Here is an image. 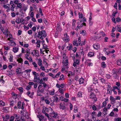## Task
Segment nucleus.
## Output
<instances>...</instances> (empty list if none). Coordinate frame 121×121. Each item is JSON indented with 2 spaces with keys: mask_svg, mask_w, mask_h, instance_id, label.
I'll return each mask as SVG.
<instances>
[{
  "mask_svg": "<svg viewBox=\"0 0 121 121\" xmlns=\"http://www.w3.org/2000/svg\"><path fill=\"white\" fill-rule=\"evenodd\" d=\"M64 76L62 74L60 75V78H59V80H60L62 79H63V80H64V78H64Z\"/></svg>",
  "mask_w": 121,
  "mask_h": 121,
  "instance_id": "3c124183",
  "label": "nucleus"
},
{
  "mask_svg": "<svg viewBox=\"0 0 121 121\" xmlns=\"http://www.w3.org/2000/svg\"><path fill=\"white\" fill-rule=\"evenodd\" d=\"M74 81V80L72 78H71L69 80V86L71 85L72 83V82Z\"/></svg>",
  "mask_w": 121,
  "mask_h": 121,
  "instance_id": "393cba45",
  "label": "nucleus"
},
{
  "mask_svg": "<svg viewBox=\"0 0 121 121\" xmlns=\"http://www.w3.org/2000/svg\"><path fill=\"white\" fill-rule=\"evenodd\" d=\"M17 60L20 63H22L23 62V60L21 58H19L17 59Z\"/></svg>",
  "mask_w": 121,
  "mask_h": 121,
  "instance_id": "cd10ccee",
  "label": "nucleus"
},
{
  "mask_svg": "<svg viewBox=\"0 0 121 121\" xmlns=\"http://www.w3.org/2000/svg\"><path fill=\"white\" fill-rule=\"evenodd\" d=\"M40 79L39 78V77H38L35 80H34L33 81L35 82H37L38 81L40 80Z\"/></svg>",
  "mask_w": 121,
  "mask_h": 121,
  "instance_id": "680f3d73",
  "label": "nucleus"
},
{
  "mask_svg": "<svg viewBox=\"0 0 121 121\" xmlns=\"http://www.w3.org/2000/svg\"><path fill=\"white\" fill-rule=\"evenodd\" d=\"M64 37L63 38V39L65 41H69V37L67 36V33H65L64 34Z\"/></svg>",
  "mask_w": 121,
  "mask_h": 121,
  "instance_id": "39448f33",
  "label": "nucleus"
},
{
  "mask_svg": "<svg viewBox=\"0 0 121 121\" xmlns=\"http://www.w3.org/2000/svg\"><path fill=\"white\" fill-rule=\"evenodd\" d=\"M77 41H74L73 42V45H76V46H78V45L77 43Z\"/></svg>",
  "mask_w": 121,
  "mask_h": 121,
  "instance_id": "37998d69",
  "label": "nucleus"
},
{
  "mask_svg": "<svg viewBox=\"0 0 121 121\" xmlns=\"http://www.w3.org/2000/svg\"><path fill=\"white\" fill-rule=\"evenodd\" d=\"M88 56L90 57L94 56V53L93 52H90L88 53Z\"/></svg>",
  "mask_w": 121,
  "mask_h": 121,
  "instance_id": "dca6fc26",
  "label": "nucleus"
},
{
  "mask_svg": "<svg viewBox=\"0 0 121 121\" xmlns=\"http://www.w3.org/2000/svg\"><path fill=\"white\" fill-rule=\"evenodd\" d=\"M101 37V35L99 34H97L95 35L94 37V39L95 40H99V39Z\"/></svg>",
  "mask_w": 121,
  "mask_h": 121,
  "instance_id": "423d86ee",
  "label": "nucleus"
},
{
  "mask_svg": "<svg viewBox=\"0 0 121 121\" xmlns=\"http://www.w3.org/2000/svg\"><path fill=\"white\" fill-rule=\"evenodd\" d=\"M61 98H62V101L64 100L65 102H67L68 101V99L65 98V99H63V97H62L61 96V97H60V99Z\"/></svg>",
  "mask_w": 121,
  "mask_h": 121,
  "instance_id": "c756f323",
  "label": "nucleus"
},
{
  "mask_svg": "<svg viewBox=\"0 0 121 121\" xmlns=\"http://www.w3.org/2000/svg\"><path fill=\"white\" fill-rule=\"evenodd\" d=\"M116 84L117 87H120L119 86H120V84L119 82H116Z\"/></svg>",
  "mask_w": 121,
  "mask_h": 121,
  "instance_id": "6e6d98bb",
  "label": "nucleus"
},
{
  "mask_svg": "<svg viewBox=\"0 0 121 121\" xmlns=\"http://www.w3.org/2000/svg\"><path fill=\"white\" fill-rule=\"evenodd\" d=\"M13 56L12 55H10V58L9 59V60L10 62H12L13 60Z\"/></svg>",
  "mask_w": 121,
  "mask_h": 121,
  "instance_id": "a18cd8bd",
  "label": "nucleus"
},
{
  "mask_svg": "<svg viewBox=\"0 0 121 121\" xmlns=\"http://www.w3.org/2000/svg\"><path fill=\"white\" fill-rule=\"evenodd\" d=\"M68 76L69 77H70L72 75V72L71 71H69L68 72Z\"/></svg>",
  "mask_w": 121,
  "mask_h": 121,
  "instance_id": "de8ad7c7",
  "label": "nucleus"
},
{
  "mask_svg": "<svg viewBox=\"0 0 121 121\" xmlns=\"http://www.w3.org/2000/svg\"><path fill=\"white\" fill-rule=\"evenodd\" d=\"M14 101L12 100L10 102L9 104L10 106V107H13L14 105Z\"/></svg>",
  "mask_w": 121,
  "mask_h": 121,
  "instance_id": "c9c22d12",
  "label": "nucleus"
},
{
  "mask_svg": "<svg viewBox=\"0 0 121 121\" xmlns=\"http://www.w3.org/2000/svg\"><path fill=\"white\" fill-rule=\"evenodd\" d=\"M22 31L21 30H19L18 31V33L17 35H18L19 36L21 35L22 34Z\"/></svg>",
  "mask_w": 121,
  "mask_h": 121,
  "instance_id": "8fccbe9b",
  "label": "nucleus"
},
{
  "mask_svg": "<svg viewBox=\"0 0 121 121\" xmlns=\"http://www.w3.org/2000/svg\"><path fill=\"white\" fill-rule=\"evenodd\" d=\"M42 62V60L41 59L39 58L38 60V64L40 66L43 65V64L41 63Z\"/></svg>",
  "mask_w": 121,
  "mask_h": 121,
  "instance_id": "f3484780",
  "label": "nucleus"
},
{
  "mask_svg": "<svg viewBox=\"0 0 121 121\" xmlns=\"http://www.w3.org/2000/svg\"><path fill=\"white\" fill-rule=\"evenodd\" d=\"M110 99L111 100V104H113L115 103V99L112 96H110Z\"/></svg>",
  "mask_w": 121,
  "mask_h": 121,
  "instance_id": "0eeeda50",
  "label": "nucleus"
},
{
  "mask_svg": "<svg viewBox=\"0 0 121 121\" xmlns=\"http://www.w3.org/2000/svg\"><path fill=\"white\" fill-rule=\"evenodd\" d=\"M22 4H21V3H19L17 5L16 9H17L18 8H22Z\"/></svg>",
  "mask_w": 121,
  "mask_h": 121,
  "instance_id": "2eb2a0df",
  "label": "nucleus"
},
{
  "mask_svg": "<svg viewBox=\"0 0 121 121\" xmlns=\"http://www.w3.org/2000/svg\"><path fill=\"white\" fill-rule=\"evenodd\" d=\"M47 46L45 44L43 45V48L44 49H48Z\"/></svg>",
  "mask_w": 121,
  "mask_h": 121,
  "instance_id": "69168bd1",
  "label": "nucleus"
},
{
  "mask_svg": "<svg viewBox=\"0 0 121 121\" xmlns=\"http://www.w3.org/2000/svg\"><path fill=\"white\" fill-rule=\"evenodd\" d=\"M60 93L61 94H63V89L61 88H59V89Z\"/></svg>",
  "mask_w": 121,
  "mask_h": 121,
  "instance_id": "603ef678",
  "label": "nucleus"
},
{
  "mask_svg": "<svg viewBox=\"0 0 121 121\" xmlns=\"http://www.w3.org/2000/svg\"><path fill=\"white\" fill-rule=\"evenodd\" d=\"M21 69L18 67H17L16 69V72L18 74H20L21 73Z\"/></svg>",
  "mask_w": 121,
  "mask_h": 121,
  "instance_id": "9b49d317",
  "label": "nucleus"
},
{
  "mask_svg": "<svg viewBox=\"0 0 121 121\" xmlns=\"http://www.w3.org/2000/svg\"><path fill=\"white\" fill-rule=\"evenodd\" d=\"M14 117L13 116H11L10 118L9 121H13L14 120Z\"/></svg>",
  "mask_w": 121,
  "mask_h": 121,
  "instance_id": "e2e57ef3",
  "label": "nucleus"
},
{
  "mask_svg": "<svg viewBox=\"0 0 121 121\" xmlns=\"http://www.w3.org/2000/svg\"><path fill=\"white\" fill-rule=\"evenodd\" d=\"M84 80L82 78H80L79 80V83L80 84H81L82 83L84 82Z\"/></svg>",
  "mask_w": 121,
  "mask_h": 121,
  "instance_id": "7c9ffc66",
  "label": "nucleus"
},
{
  "mask_svg": "<svg viewBox=\"0 0 121 121\" xmlns=\"http://www.w3.org/2000/svg\"><path fill=\"white\" fill-rule=\"evenodd\" d=\"M2 118L3 119V121H7L8 120V115L6 114L5 117L4 116H2Z\"/></svg>",
  "mask_w": 121,
  "mask_h": 121,
  "instance_id": "f8f14e48",
  "label": "nucleus"
},
{
  "mask_svg": "<svg viewBox=\"0 0 121 121\" xmlns=\"http://www.w3.org/2000/svg\"><path fill=\"white\" fill-rule=\"evenodd\" d=\"M106 104L107 103L106 101H104L102 103V107L103 108L105 107L106 106Z\"/></svg>",
  "mask_w": 121,
  "mask_h": 121,
  "instance_id": "09e8293b",
  "label": "nucleus"
},
{
  "mask_svg": "<svg viewBox=\"0 0 121 121\" xmlns=\"http://www.w3.org/2000/svg\"><path fill=\"white\" fill-rule=\"evenodd\" d=\"M21 20L19 18L17 19L16 20V22L17 23L19 24L21 22Z\"/></svg>",
  "mask_w": 121,
  "mask_h": 121,
  "instance_id": "473e14b6",
  "label": "nucleus"
},
{
  "mask_svg": "<svg viewBox=\"0 0 121 121\" xmlns=\"http://www.w3.org/2000/svg\"><path fill=\"white\" fill-rule=\"evenodd\" d=\"M86 40V39H85L84 40V41H81L80 43H79V45L80 46H82L83 45H84Z\"/></svg>",
  "mask_w": 121,
  "mask_h": 121,
  "instance_id": "5701e85b",
  "label": "nucleus"
},
{
  "mask_svg": "<svg viewBox=\"0 0 121 121\" xmlns=\"http://www.w3.org/2000/svg\"><path fill=\"white\" fill-rule=\"evenodd\" d=\"M95 111H93L92 114L91 115H92V118L94 120V119L95 118Z\"/></svg>",
  "mask_w": 121,
  "mask_h": 121,
  "instance_id": "a878e982",
  "label": "nucleus"
},
{
  "mask_svg": "<svg viewBox=\"0 0 121 121\" xmlns=\"http://www.w3.org/2000/svg\"><path fill=\"white\" fill-rule=\"evenodd\" d=\"M89 97L91 99H94V100L95 101H94V102H95L97 100V98L95 97V95L94 94L93 92L91 93Z\"/></svg>",
  "mask_w": 121,
  "mask_h": 121,
  "instance_id": "f03ea898",
  "label": "nucleus"
},
{
  "mask_svg": "<svg viewBox=\"0 0 121 121\" xmlns=\"http://www.w3.org/2000/svg\"><path fill=\"white\" fill-rule=\"evenodd\" d=\"M21 102H19L18 103L17 107L18 108H20L21 107Z\"/></svg>",
  "mask_w": 121,
  "mask_h": 121,
  "instance_id": "a19ab883",
  "label": "nucleus"
},
{
  "mask_svg": "<svg viewBox=\"0 0 121 121\" xmlns=\"http://www.w3.org/2000/svg\"><path fill=\"white\" fill-rule=\"evenodd\" d=\"M117 71H116V70L114 69H113L112 72V73L113 75H117Z\"/></svg>",
  "mask_w": 121,
  "mask_h": 121,
  "instance_id": "b1692460",
  "label": "nucleus"
},
{
  "mask_svg": "<svg viewBox=\"0 0 121 121\" xmlns=\"http://www.w3.org/2000/svg\"><path fill=\"white\" fill-rule=\"evenodd\" d=\"M119 26H116L115 27L116 28V27H117V30H118V31L121 32V27H119Z\"/></svg>",
  "mask_w": 121,
  "mask_h": 121,
  "instance_id": "c85d7f7f",
  "label": "nucleus"
},
{
  "mask_svg": "<svg viewBox=\"0 0 121 121\" xmlns=\"http://www.w3.org/2000/svg\"><path fill=\"white\" fill-rule=\"evenodd\" d=\"M8 40L10 41L8 43V45L12 46H14L16 45L15 43L13 40L10 39L9 38H8Z\"/></svg>",
  "mask_w": 121,
  "mask_h": 121,
  "instance_id": "20e7f679",
  "label": "nucleus"
},
{
  "mask_svg": "<svg viewBox=\"0 0 121 121\" xmlns=\"http://www.w3.org/2000/svg\"><path fill=\"white\" fill-rule=\"evenodd\" d=\"M31 88V86L30 85H28L26 86V89L27 90H29Z\"/></svg>",
  "mask_w": 121,
  "mask_h": 121,
  "instance_id": "bf43d9fd",
  "label": "nucleus"
},
{
  "mask_svg": "<svg viewBox=\"0 0 121 121\" xmlns=\"http://www.w3.org/2000/svg\"><path fill=\"white\" fill-rule=\"evenodd\" d=\"M57 25L58 26L56 28V29L58 31L59 30L60 31H61V29H60V25L58 24H57Z\"/></svg>",
  "mask_w": 121,
  "mask_h": 121,
  "instance_id": "4c0bfd02",
  "label": "nucleus"
},
{
  "mask_svg": "<svg viewBox=\"0 0 121 121\" xmlns=\"http://www.w3.org/2000/svg\"><path fill=\"white\" fill-rule=\"evenodd\" d=\"M79 17V18H81L83 17L82 13H79L78 14Z\"/></svg>",
  "mask_w": 121,
  "mask_h": 121,
  "instance_id": "5fc2aeb1",
  "label": "nucleus"
},
{
  "mask_svg": "<svg viewBox=\"0 0 121 121\" xmlns=\"http://www.w3.org/2000/svg\"><path fill=\"white\" fill-rule=\"evenodd\" d=\"M34 51L35 52V54L36 57H38L39 56V51L37 50H34Z\"/></svg>",
  "mask_w": 121,
  "mask_h": 121,
  "instance_id": "aec40b11",
  "label": "nucleus"
},
{
  "mask_svg": "<svg viewBox=\"0 0 121 121\" xmlns=\"http://www.w3.org/2000/svg\"><path fill=\"white\" fill-rule=\"evenodd\" d=\"M117 11H115L114 12H113L112 14V16L113 17H115V16L116 14H117Z\"/></svg>",
  "mask_w": 121,
  "mask_h": 121,
  "instance_id": "4d7b16f0",
  "label": "nucleus"
},
{
  "mask_svg": "<svg viewBox=\"0 0 121 121\" xmlns=\"http://www.w3.org/2000/svg\"><path fill=\"white\" fill-rule=\"evenodd\" d=\"M101 66L103 68H105L106 66V64L104 62H103L101 64Z\"/></svg>",
  "mask_w": 121,
  "mask_h": 121,
  "instance_id": "412c9836",
  "label": "nucleus"
},
{
  "mask_svg": "<svg viewBox=\"0 0 121 121\" xmlns=\"http://www.w3.org/2000/svg\"><path fill=\"white\" fill-rule=\"evenodd\" d=\"M3 110L4 112H8V108L5 107L3 108Z\"/></svg>",
  "mask_w": 121,
  "mask_h": 121,
  "instance_id": "79ce46f5",
  "label": "nucleus"
},
{
  "mask_svg": "<svg viewBox=\"0 0 121 121\" xmlns=\"http://www.w3.org/2000/svg\"><path fill=\"white\" fill-rule=\"evenodd\" d=\"M45 102L47 104H49L50 102V101L47 99H46L45 100Z\"/></svg>",
  "mask_w": 121,
  "mask_h": 121,
  "instance_id": "0e129e2a",
  "label": "nucleus"
},
{
  "mask_svg": "<svg viewBox=\"0 0 121 121\" xmlns=\"http://www.w3.org/2000/svg\"><path fill=\"white\" fill-rule=\"evenodd\" d=\"M68 61V60L67 59L66 60L64 64V65H65V66H66L67 68H68V66H67L68 65V64H69V62Z\"/></svg>",
  "mask_w": 121,
  "mask_h": 121,
  "instance_id": "bb28decb",
  "label": "nucleus"
},
{
  "mask_svg": "<svg viewBox=\"0 0 121 121\" xmlns=\"http://www.w3.org/2000/svg\"><path fill=\"white\" fill-rule=\"evenodd\" d=\"M80 33H82L83 34V35H85L86 34V31L85 30H83L82 31V32Z\"/></svg>",
  "mask_w": 121,
  "mask_h": 121,
  "instance_id": "c03bdc74",
  "label": "nucleus"
},
{
  "mask_svg": "<svg viewBox=\"0 0 121 121\" xmlns=\"http://www.w3.org/2000/svg\"><path fill=\"white\" fill-rule=\"evenodd\" d=\"M102 113L101 112H99L98 113L97 115V116L98 117H99L101 116Z\"/></svg>",
  "mask_w": 121,
  "mask_h": 121,
  "instance_id": "774afa93",
  "label": "nucleus"
},
{
  "mask_svg": "<svg viewBox=\"0 0 121 121\" xmlns=\"http://www.w3.org/2000/svg\"><path fill=\"white\" fill-rule=\"evenodd\" d=\"M88 91L89 92H92L93 91H94L95 90L93 89V88L91 87H88L87 88Z\"/></svg>",
  "mask_w": 121,
  "mask_h": 121,
  "instance_id": "4be33fe9",
  "label": "nucleus"
},
{
  "mask_svg": "<svg viewBox=\"0 0 121 121\" xmlns=\"http://www.w3.org/2000/svg\"><path fill=\"white\" fill-rule=\"evenodd\" d=\"M22 8L25 12L27 9V8L26 6L25 5L23 6Z\"/></svg>",
  "mask_w": 121,
  "mask_h": 121,
  "instance_id": "e433bc0d",
  "label": "nucleus"
},
{
  "mask_svg": "<svg viewBox=\"0 0 121 121\" xmlns=\"http://www.w3.org/2000/svg\"><path fill=\"white\" fill-rule=\"evenodd\" d=\"M107 89L108 93L110 95L111 94L112 90L111 86L110 85H108Z\"/></svg>",
  "mask_w": 121,
  "mask_h": 121,
  "instance_id": "7ed1b4c3",
  "label": "nucleus"
},
{
  "mask_svg": "<svg viewBox=\"0 0 121 121\" xmlns=\"http://www.w3.org/2000/svg\"><path fill=\"white\" fill-rule=\"evenodd\" d=\"M18 48L14 47L13 48V51L14 53H16L18 52Z\"/></svg>",
  "mask_w": 121,
  "mask_h": 121,
  "instance_id": "6e6552de",
  "label": "nucleus"
},
{
  "mask_svg": "<svg viewBox=\"0 0 121 121\" xmlns=\"http://www.w3.org/2000/svg\"><path fill=\"white\" fill-rule=\"evenodd\" d=\"M76 23V21L75 19H73L72 20V28L73 29H74L75 27V24Z\"/></svg>",
  "mask_w": 121,
  "mask_h": 121,
  "instance_id": "1a4fd4ad",
  "label": "nucleus"
},
{
  "mask_svg": "<svg viewBox=\"0 0 121 121\" xmlns=\"http://www.w3.org/2000/svg\"><path fill=\"white\" fill-rule=\"evenodd\" d=\"M47 36V33L45 30H39L38 32V34L37 33H35V38L38 37L43 40L45 37Z\"/></svg>",
  "mask_w": 121,
  "mask_h": 121,
  "instance_id": "f257e3e1",
  "label": "nucleus"
},
{
  "mask_svg": "<svg viewBox=\"0 0 121 121\" xmlns=\"http://www.w3.org/2000/svg\"><path fill=\"white\" fill-rule=\"evenodd\" d=\"M93 46L94 48L97 50H98L99 48V46L98 44H94L93 45Z\"/></svg>",
  "mask_w": 121,
  "mask_h": 121,
  "instance_id": "9d476101",
  "label": "nucleus"
},
{
  "mask_svg": "<svg viewBox=\"0 0 121 121\" xmlns=\"http://www.w3.org/2000/svg\"><path fill=\"white\" fill-rule=\"evenodd\" d=\"M40 76H41L42 77H44L45 76V75L43 72H42L40 74Z\"/></svg>",
  "mask_w": 121,
  "mask_h": 121,
  "instance_id": "338daca9",
  "label": "nucleus"
},
{
  "mask_svg": "<svg viewBox=\"0 0 121 121\" xmlns=\"http://www.w3.org/2000/svg\"><path fill=\"white\" fill-rule=\"evenodd\" d=\"M55 90L54 89H53L52 91H50L49 92V94L51 95H54L55 94Z\"/></svg>",
  "mask_w": 121,
  "mask_h": 121,
  "instance_id": "2f4dec72",
  "label": "nucleus"
},
{
  "mask_svg": "<svg viewBox=\"0 0 121 121\" xmlns=\"http://www.w3.org/2000/svg\"><path fill=\"white\" fill-rule=\"evenodd\" d=\"M59 105V108L60 109H62V110H64L65 108V106L62 104H60Z\"/></svg>",
  "mask_w": 121,
  "mask_h": 121,
  "instance_id": "6ab92c4d",
  "label": "nucleus"
},
{
  "mask_svg": "<svg viewBox=\"0 0 121 121\" xmlns=\"http://www.w3.org/2000/svg\"><path fill=\"white\" fill-rule=\"evenodd\" d=\"M32 64L34 65V66L35 68H36L37 67V64L35 62H33L32 63Z\"/></svg>",
  "mask_w": 121,
  "mask_h": 121,
  "instance_id": "13d9d810",
  "label": "nucleus"
},
{
  "mask_svg": "<svg viewBox=\"0 0 121 121\" xmlns=\"http://www.w3.org/2000/svg\"><path fill=\"white\" fill-rule=\"evenodd\" d=\"M116 21L117 22H120L121 21V19L119 17H118L116 19Z\"/></svg>",
  "mask_w": 121,
  "mask_h": 121,
  "instance_id": "864d4df0",
  "label": "nucleus"
},
{
  "mask_svg": "<svg viewBox=\"0 0 121 121\" xmlns=\"http://www.w3.org/2000/svg\"><path fill=\"white\" fill-rule=\"evenodd\" d=\"M54 101L56 102L58 101L59 98L57 97H54Z\"/></svg>",
  "mask_w": 121,
  "mask_h": 121,
  "instance_id": "f704fd0d",
  "label": "nucleus"
},
{
  "mask_svg": "<svg viewBox=\"0 0 121 121\" xmlns=\"http://www.w3.org/2000/svg\"><path fill=\"white\" fill-rule=\"evenodd\" d=\"M116 64L119 66H121V59H119L117 60Z\"/></svg>",
  "mask_w": 121,
  "mask_h": 121,
  "instance_id": "4468645a",
  "label": "nucleus"
},
{
  "mask_svg": "<svg viewBox=\"0 0 121 121\" xmlns=\"http://www.w3.org/2000/svg\"><path fill=\"white\" fill-rule=\"evenodd\" d=\"M104 51L106 52V54L107 55H108L109 53V52H110L109 51L108 49V48H106L104 49Z\"/></svg>",
  "mask_w": 121,
  "mask_h": 121,
  "instance_id": "ddd939ff",
  "label": "nucleus"
},
{
  "mask_svg": "<svg viewBox=\"0 0 121 121\" xmlns=\"http://www.w3.org/2000/svg\"><path fill=\"white\" fill-rule=\"evenodd\" d=\"M19 91L21 92H23V88L22 87H19L18 88Z\"/></svg>",
  "mask_w": 121,
  "mask_h": 121,
  "instance_id": "72a5a7b5",
  "label": "nucleus"
},
{
  "mask_svg": "<svg viewBox=\"0 0 121 121\" xmlns=\"http://www.w3.org/2000/svg\"><path fill=\"white\" fill-rule=\"evenodd\" d=\"M77 96L78 97H80L82 96V93L81 92H79Z\"/></svg>",
  "mask_w": 121,
  "mask_h": 121,
  "instance_id": "052dcab7",
  "label": "nucleus"
},
{
  "mask_svg": "<svg viewBox=\"0 0 121 121\" xmlns=\"http://www.w3.org/2000/svg\"><path fill=\"white\" fill-rule=\"evenodd\" d=\"M37 83H39L40 84H43V81L42 80V78L41 79H40V80L38 81L37 82Z\"/></svg>",
  "mask_w": 121,
  "mask_h": 121,
  "instance_id": "58836bf2",
  "label": "nucleus"
},
{
  "mask_svg": "<svg viewBox=\"0 0 121 121\" xmlns=\"http://www.w3.org/2000/svg\"><path fill=\"white\" fill-rule=\"evenodd\" d=\"M97 80L96 78L95 77H94L93 78V84H95L96 83H98Z\"/></svg>",
  "mask_w": 121,
  "mask_h": 121,
  "instance_id": "a211bd4d",
  "label": "nucleus"
},
{
  "mask_svg": "<svg viewBox=\"0 0 121 121\" xmlns=\"http://www.w3.org/2000/svg\"><path fill=\"white\" fill-rule=\"evenodd\" d=\"M42 86L41 85H40L38 86V90H37V92L38 93H39V90H40V88H41V87Z\"/></svg>",
  "mask_w": 121,
  "mask_h": 121,
  "instance_id": "49530a36",
  "label": "nucleus"
},
{
  "mask_svg": "<svg viewBox=\"0 0 121 121\" xmlns=\"http://www.w3.org/2000/svg\"><path fill=\"white\" fill-rule=\"evenodd\" d=\"M9 35V38L10 39H14L12 37V35L11 34H10V33H9H9L8 32V35Z\"/></svg>",
  "mask_w": 121,
  "mask_h": 121,
  "instance_id": "ea45409f",
  "label": "nucleus"
}]
</instances>
